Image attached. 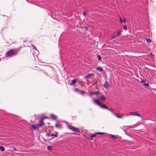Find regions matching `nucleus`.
Listing matches in <instances>:
<instances>
[{
  "instance_id": "nucleus-1",
  "label": "nucleus",
  "mask_w": 156,
  "mask_h": 156,
  "mask_svg": "<svg viewBox=\"0 0 156 156\" xmlns=\"http://www.w3.org/2000/svg\"><path fill=\"white\" fill-rule=\"evenodd\" d=\"M20 48H18L16 49H11L7 52L6 55L10 57L16 55L20 51Z\"/></svg>"
},
{
  "instance_id": "nucleus-2",
  "label": "nucleus",
  "mask_w": 156,
  "mask_h": 156,
  "mask_svg": "<svg viewBox=\"0 0 156 156\" xmlns=\"http://www.w3.org/2000/svg\"><path fill=\"white\" fill-rule=\"evenodd\" d=\"M93 101L96 105L100 106L102 108H105L107 110L108 109V108L107 107L105 104L102 105L98 99L94 100Z\"/></svg>"
},
{
  "instance_id": "nucleus-3",
  "label": "nucleus",
  "mask_w": 156,
  "mask_h": 156,
  "mask_svg": "<svg viewBox=\"0 0 156 156\" xmlns=\"http://www.w3.org/2000/svg\"><path fill=\"white\" fill-rule=\"evenodd\" d=\"M68 128L69 129L75 132H78L80 131V130L79 128H76L71 126H69Z\"/></svg>"
},
{
  "instance_id": "nucleus-4",
  "label": "nucleus",
  "mask_w": 156,
  "mask_h": 156,
  "mask_svg": "<svg viewBox=\"0 0 156 156\" xmlns=\"http://www.w3.org/2000/svg\"><path fill=\"white\" fill-rule=\"evenodd\" d=\"M103 86L105 89H107L109 86L108 82L107 81H105L103 85Z\"/></svg>"
},
{
  "instance_id": "nucleus-5",
  "label": "nucleus",
  "mask_w": 156,
  "mask_h": 156,
  "mask_svg": "<svg viewBox=\"0 0 156 156\" xmlns=\"http://www.w3.org/2000/svg\"><path fill=\"white\" fill-rule=\"evenodd\" d=\"M31 126L34 129H38L39 127V124L36 125L32 124L31 125Z\"/></svg>"
},
{
  "instance_id": "nucleus-6",
  "label": "nucleus",
  "mask_w": 156,
  "mask_h": 156,
  "mask_svg": "<svg viewBox=\"0 0 156 156\" xmlns=\"http://www.w3.org/2000/svg\"><path fill=\"white\" fill-rule=\"evenodd\" d=\"M130 115H132L137 116L140 117H141V115L137 113L136 112H132Z\"/></svg>"
},
{
  "instance_id": "nucleus-7",
  "label": "nucleus",
  "mask_w": 156,
  "mask_h": 156,
  "mask_svg": "<svg viewBox=\"0 0 156 156\" xmlns=\"http://www.w3.org/2000/svg\"><path fill=\"white\" fill-rule=\"evenodd\" d=\"M44 125V123L43 122V120L41 119L40 122V124H39V127L42 126Z\"/></svg>"
},
{
  "instance_id": "nucleus-8",
  "label": "nucleus",
  "mask_w": 156,
  "mask_h": 156,
  "mask_svg": "<svg viewBox=\"0 0 156 156\" xmlns=\"http://www.w3.org/2000/svg\"><path fill=\"white\" fill-rule=\"evenodd\" d=\"M50 116L54 120H55L57 119V116L55 115H54L53 114H51L50 115Z\"/></svg>"
},
{
  "instance_id": "nucleus-9",
  "label": "nucleus",
  "mask_w": 156,
  "mask_h": 156,
  "mask_svg": "<svg viewBox=\"0 0 156 156\" xmlns=\"http://www.w3.org/2000/svg\"><path fill=\"white\" fill-rule=\"evenodd\" d=\"M112 113L114 114L116 116L117 118H122V116H119L117 115V114H115L114 112H112Z\"/></svg>"
},
{
  "instance_id": "nucleus-10",
  "label": "nucleus",
  "mask_w": 156,
  "mask_h": 156,
  "mask_svg": "<svg viewBox=\"0 0 156 156\" xmlns=\"http://www.w3.org/2000/svg\"><path fill=\"white\" fill-rule=\"evenodd\" d=\"M76 80V79H74L72 80V83H70V85H74L75 83Z\"/></svg>"
},
{
  "instance_id": "nucleus-11",
  "label": "nucleus",
  "mask_w": 156,
  "mask_h": 156,
  "mask_svg": "<svg viewBox=\"0 0 156 156\" xmlns=\"http://www.w3.org/2000/svg\"><path fill=\"white\" fill-rule=\"evenodd\" d=\"M99 99L101 100L102 101H105L106 100L105 98L103 95H102L100 98Z\"/></svg>"
},
{
  "instance_id": "nucleus-12",
  "label": "nucleus",
  "mask_w": 156,
  "mask_h": 156,
  "mask_svg": "<svg viewBox=\"0 0 156 156\" xmlns=\"http://www.w3.org/2000/svg\"><path fill=\"white\" fill-rule=\"evenodd\" d=\"M96 69L100 72H102L103 71L102 68L101 67H97V68Z\"/></svg>"
},
{
  "instance_id": "nucleus-13",
  "label": "nucleus",
  "mask_w": 156,
  "mask_h": 156,
  "mask_svg": "<svg viewBox=\"0 0 156 156\" xmlns=\"http://www.w3.org/2000/svg\"><path fill=\"white\" fill-rule=\"evenodd\" d=\"M90 94L92 95L93 94H99V93L98 92H91Z\"/></svg>"
},
{
  "instance_id": "nucleus-14",
  "label": "nucleus",
  "mask_w": 156,
  "mask_h": 156,
  "mask_svg": "<svg viewBox=\"0 0 156 156\" xmlns=\"http://www.w3.org/2000/svg\"><path fill=\"white\" fill-rule=\"evenodd\" d=\"M93 75V74H88L87 75L85 76V78L86 79L89 78L90 76Z\"/></svg>"
},
{
  "instance_id": "nucleus-15",
  "label": "nucleus",
  "mask_w": 156,
  "mask_h": 156,
  "mask_svg": "<svg viewBox=\"0 0 156 156\" xmlns=\"http://www.w3.org/2000/svg\"><path fill=\"white\" fill-rule=\"evenodd\" d=\"M57 134H58V133L56 132L55 134H53L52 133H51V136H54L55 137H56L57 136Z\"/></svg>"
},
{
  "instance_id": "nucleus-16",
  "label": "nucleus",
  "mask_w": 156,
  "mask_h": 156,
  "mask_svg": "<svg viewBox=\"0 0 156 156\" xmlns=\"http://www.w3.org/2000/svg\"><path fill=\"white\" fill-rule=\"evenodd\" d=\"M120 34H121V31L120 30H119L117 32V33L116 34V36L117 37L119 36L120 35Z\"/></svg>"
},
{
  "instance_id": "nucleus-17",
  "label": "nucleus",
  "mask_w": 156,
  "mask_h": 156,
  "mask_svg": "<svg viewBox=\"0 0 156 156\" xmlns=\"http://www.w3.org/2000/svg\"><path fill=\"white\" fill-rule=\"evenodd\" d=\"M0 150L1 151H4V150H5L4 147L2 146H0Z\"/></svg>"
},
{
  "instance_id": "nucleus-18",
  "label": "nucleus",
  "mask_w": 156,
  "mask_h": 156,
  "mask_svg": "<svg viewBox=\"0 0 156 156\" xmlns=\"http://www.w3.org/2000/svg\"><path fill=\"white\" fill-rule=\"evenodd\" d=\"M96 134L95 133L92 134H91L90 135V136L91 137H95L96 136Z\"/></svg>"
},
{
  "instance_id": "nucleus-19",
  "label": "nucleus",
  "mask_w": 156,
  "mask_h": 156,
  "mask_svg": "<svg viewBox=\"0 0 156 156\" xmlns=\"http://www.w3.org/2000/svg\"><path fill=\"white\" fill-rule=\"evenodd\" d=\"M47 148L48 150L50 151L52 150V147L51 146H48L47 147Z\"/></svg>"
},
{
  "instance_id": "nucleus-20",
  "label": "nucleus",
  "mask_w": 156,
  "mask_h": 156,
  "mask_svg": "<svg viewBox=\"0 0 156 156\" xmlns=\"http://www.w3.org/2000/svg\"><path fill=\"white\" fill-rule=\"evenodd\" d=\"M79 92H80V93L82 95L83 94L85 93V92L82 90H79Z\"/></svg>"
},
{
  "instance_id": "nucleus-21",
  "label": "nucleus",
  "mask_w": 156,
  "mask_h": 156,
  "mask_svg": "<svg viewBox=\"0 0 156 156\" xmlns=\"http://www.w3.org/2000/svg\"><path fill=\"white\" fill-rule=\"evenodd\" d=\"M51 133H48L46 134V136L48 137L49 138V137L51 136Z\"/></svg>"
},
{
  "instance_id": "nucleus-22",
  "label": "nucleus",
  "mask_w": 156,
  "mask_h": 156,
  "mask_svg": "<svg viewBox=\"0 0 156 156\" xmlns=\"http://www.w3.org/2000/svg\"><path fill=\"white\" fill-rule=\"evenodd\" d=\"M111 136L112 138L114 139H116L117 138V137L116 136L113 135H111Z\"/></svg>"
},
{
  "instance_id": "nucleus-23",
  "label": "nucleus",
  "mask_w": 156,
  "mask_h": 156,
  "mask_svg": "<svg viewBox=\"0 0 156 156\" xmlns=\"http://www.w3.org/2000/svg\"><path fill=\"white\" fill-rule=\"evenodd\" d=\"M138 126V125L136 124H135L133 126H130L129 128H133L134 127H136V126Z\"/></svg>"
},
{
  "instance_id": "nucleus-24",
  "label": "nucleus",
  "mask_w": 156,
  "mask_h": 156,
  "mask_svg": "<svg viewBox=\"0 0 156 156\" xmlns=\"http://www.w3.org/2000/svg\"><path fill=\"white\" fill-rule=\"evenodd\" d=\"M123 29L126 30H127V26L126 25H124L123 26Z\"/></svg>"
},
{
  "instance_id": "nucleus-25",
  "label": "nucleus",
  "mask_w": 156,
  "mask_h": 156,
  "mask_svg": "<svg viewBox=\"0 0 156 156\" xmlns=\"http://www.w3.org/2000/svg\"><path fill=\"white\" fill-rule=\"evenodd\" d=\"M98 59V60H101V56L99 55H97Z\"/></svg>"
},
{
  "instance_id": "nucleus-26",
  "label": "nucleus",
  "mask_w": 156,
  "mask_h": 156,
  "mask_svg": "<svg viewBox=\"0 0 156 156\" xmlns=\"http://www.w3.org/2000/svg\"><path fill=\"white\" fill-rule=\"evenodd\" d=\"M96 134H101V135H102V134H104V133H101V132H96Z\"/></svg>"
},
{
  "instance_id": "nucleus-27",
  "label": "nucleus",
  "mask_w": 156,
  "mask_h": 156,
  "mask_svg": "<svg viewBox=\"0 0 156 156\" xmlns=\"http://www.w3.org/2000/svg\"><path fill=\"white\" fill-rule=\"evenodd\" d=\"M151 41L150 39H148L147 40V43H151Z\"/></svg>"
},
{
  "instance_id": "nucleus-28",
  "label": "nucleus",
  "mask_w": 156,
  "mask_h": 156,
  "mask_svg": "<svg viewBox=\"0 0 156 156\" xmlns=\"http://www.w3.org/2000/svg\"><path fill=\"white\" fill-rule=\"evenodd\" d=\"M144 85L146 87H148L149 86V84L148 83H145Z\"/></svg>"
},
{
  "instance_id": "nucleus-29",
  "label": "nucleus",
  "mask_w": 156,
  "mask_h": 156,
  "mask_svg": "<svg viewBox=\"0 0 156 156\" xmlns=\"http://www.w3.org/2000/svg\"><path fill=\"white\" fill-rule=\"evenodd\" d=\"M146 82V81L144 80H141L140 81V82L141 83H145Z\"/></svg>"
},
{
  "instance_id": "nucleus-30",
  "label": "nucleus",
  "mask_w": 156,
  "mask_h": 156,
  "mask_svg": "<svg viewBox=\"0 0 156 156\" xmlns=\"http://www.w3.org/2000/svg\"><path fill=\"white\" fill-rule=\"evenodd\" d=\"M119 21H120V22L121 23H122V22H123V20H122V18L121 17H120L119 18Z\"/></svg>"
},
{
  "instance_id": "nucleus-31",
  "label": "nucleus",
  "mask_w": 156,
  "mask_h": 156,
  "mask_svg": "<svg viewBox=\"0 0 156 156\" xmlns=\"http://www.w3.org/2000/svg\"><path fill=\"white\" fill-rule=\"evenodd\" d=\"M126 22V20H125L124 18L123 19V22L124 23H125Z\"/></svg>"
},
{
  "instance_id": "nucleus-32",
  "label": "nucleus",
  "mask_w": 156,
  "mask_h": 156,
  "mask_svg": "<svg viewBox=\"0 0 156 156\" xmlns=\"http://www.w3.org/2000/svg\"><path fill=\"white\" fill-rule=\"evenodd\" d=\"M48 118V117H47V116H45V117H42L41 119H42L43 120L44 119H47Z\"/></svg>"
},
{
  "instance_id": "nucleus-33",
  "label": "nucleus",
  "mask_w": 156,
  "mask_h": 156,
  "mask_svg": "<svg viewBox=\"0 0 156 156\" xmlns=\"http://www.w3.org/2000/svg\"><path fill=\"white\" fill-rule=\"evenodd\" d=\"M107 110L110 111V112H111L112 113V112H113V110L112 109H110L108 108V109H107Z\"/></svg>"
},
{
  "instance_id": "nucleus-34",
  "label": "nucleus",
  "mask_w": 156,
  "mask_h": 156,
  "mask_svg": "<svg viewBox=\"0 0 156 156\" xmlns=\"http://www.w3.org/2000/svg\"><path fill=\"white\" fill-rule=\"evenodd\" d=\"M55 126H56V127L57 128H59V127L58 126V124H56L55 125Z\"/></svg>"
},
{
  "instance_id": "nucleus-35",
  "label": "nucleus",
  "mask_w": 156,
  "mask_h": 156,
  "mask_svg": "<svg viewBox=\"0 0 156 156\" xmlns=\"http://www.w3.org/2000/svg\"><path fill=\"white\" fill-rule=\"evenodd\" d=\"M83 14L84 16H85L86 14V12H83Z\"/></svg>"
},
{
  "instance_id": "nucleus-36",
  "label": "nucleus",
  "mask_w": 156,
  "mask_h": 156,
  "mask_svg": "<svg viewBox=\"0 0 156 156\" xmlns=\"http://www.w3.org/2000/svg\"><path fill=\"white\" fill-rule=\"evenodd\" d=\"M79 90H79L77 88H76L75 90V91H79Z\"/></svg>"
},
{
  "instance_id": "nucleus-37",
  "label": "nucleus",
  "mask_w": 156,
  "mask_h": 156,
  "mask_svg": "<svg viewBox=\"0 0 156 156\" xmlns=\"http://www.w3.org/2000/svg\"><path fill=\"white\" fill-rule=\"evenodd\" d=\"M53 137H52V138H50V139H49V140H51V139H53Z\"/></svg>"
},
{
  "instance_id": "nucleus-38",
  "label": "nucleus",
  "mask_w": 156,
  "mask_h": 156,
  "mask_svg": "<svg viewBox=\"0 0 156 156\" xmlns=\"http://www.w3.org/2000/svg\"><path fill=\"white\" fill-rule=\"evenodd\" d=\"M14 150L15 151H16V149H15V148H14Z\"/></svg>"
},
{
  "instance_id": "nucleus-39",
  "label": "nucleus",
  "mask_w": 156,
  "mask_h": 156,
  "mask_svg": "<svg viewBox=\"0 0 156 156\" xmlns=\"http://www.w3.org/2000/svg\"><path fill=\"white\" fill-rule=\"evenodd\" d=\"M34 48H35V49H36V48L34 46Z\"/></svg>"
},
{
  "instance_id": "nucleus-40",
  "label": "nucleus",
  "mask_w": 156,
  "mask_h": 156,
  "mask_svg": "<svg viewBox=\"0 0 156 156\" xmlns=\"http://www.w3.org/2000/svg\"><path fill=\"white\" fill-rule=\"evenodd\" d=\"M151 55H152L151 56H152V55H153V54H151Z\"/></svg>"
},
{
  "instance_id": "nucleus-41",
  "label": "nucleus",
  "mask_w": 156,
  "mask_h": 156,
  "mask_svg": "<svg viewBox=\"0 0 156 156\" xmlns=\"http://www.w3.org/2000/svg\"><path fill=\"white\" fill-rule=\"evenodd\" d=\"M151 55H152L151 56H152V55H153V54H151Z\"/></svg>"
}]
</instances>
